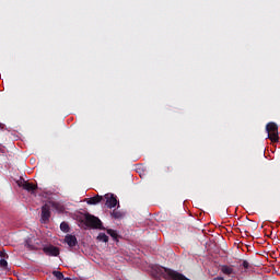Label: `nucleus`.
<instances>
[{"label": "nucleus", "instance_id": "nucleus-1", "mask_svg": "<svg viewBox=\"0 0 280 280\" xmlns=\"http://www.w3.org/2000/svg\"><path fill=\"white\" fill-rule=\"evenodd\" d=\"M84 224L90 229H98L100 231H106V228H104V225L102 224V220H100V218L91 213H85Z\"/></svg>", "mask_w": 280, "mask_h": 280}, {"label": "nucleus", "instance_id": "nucleus-2", "mask_svg": "<svg viewBox=\"0 0 280 280\" xmlns=\"http://www.w3.org/2000/svg\"><path fill=\"white\" fill-rule=\"evenodd\" d=\"M266 131L268 132V139H270L272 143L279 142V126H277L276 122H268Z\"/></svg>", "mask_w": 280, "mask_h": 280}, {"label": "nucleus", "instance_id": "nucleus-3", "mask_svg": "<svg viewBox=\"0 0 280 280\" xmlns=\"http://www.w3.org/2000/svg\"><path fill=\"white\" fill-rule=\"evenodd\" d=\"M51 207H56L55 202L46 203L42 207V224H47L49 222V218H51Z\"/></svg>", "mask_w": 280, "mask_h": 280}, {"label": "nucleus", "instance_id": "nucleus-4", "mask_svg": "<svg viewBox=\"0 0 280 280\" xmlns=\"http://www.w3.org/2000/svg\"><path fill=\"white\" fill-rule=\"evenodd\" d=\"M19 187H22L25 191H28V194H34L36 189H38L37 185H34L25 179H20L16 182Z\"/></svg>", "mask_w": 280, "mask_h": 280}, {"label": "nucleus", "instance_id": "nucleus-5", "mask_svg": "<svg viewBox=\"0 0 280 280\" xmlns=\"http://www.w3.org/2000/svg\"><path fill=\"white\" fill-rule=\"evenodd\" d=\"M104 198L106 200V206L108 207V209H115V207H117V205L119 203V201H117V197L113 194H106Z\"/></svg>", "mask_w": 280, "mask_h": 280}, {"label": "nucleus", "instance_id": "nucleus-6", "mask_svg": "<svg viewBox=\"0 0 280 280\" xmlns=\"http://www.w3.org/2000/svg\"><path fill=\"white\" fill-rule=\"evenodd\" d=\"M45 255H48V257H58L60 255V248L49 245L43 248Z\"/></svg>", "mask_w": 280, "mask_h": 280}, {"label": "nucleus", "instance_id": "nucleus-7", "mask_svg": "<svg viewBox=\"0 0 280 280\" xmlns=\"http://www.w3.org/2000/svg\"><path fill=\"white\" fill-rule=\"evenodd\" d=\"M65 242L70 248L78 246V237H75V235L67 234L65 237Z\"/></svg>", "mask_w": 280, "mask_h": 280}, {"label": "nucleus", "instance_id": "nucleus-8", "mask_svg": "<svg viewBox=\"0 0 280 280\" xmlns=\"http://www.w3.org/2000/svg\"><path fill=\"white\" fill-rule=\"evenodd\" d=\"M112 218H114V220H122V218L126 215V213H124L121 210H119V206L117 207V209H114L110 212Z\"/></svg>", "mask_w": 280, "mask_h": 280}, {"label": "nucleus", "instance_id": "nucleus-9", "mask_svg": "<svg viewBox=\"0 0 280 280\" xmlns=\"http://www.w3.org/2000/svg\"><path fill=\"white\" fill-rule=\"evenodd\" d=\"M104 200V197L96 195L88 199V205H100Z\"/></svg>", "mask_w": 280, "mask_h": 280}, {"label": "nucleus", "instance_id": "nucleus-10", "mask_svg": "<svg viewBox=\"0 0 280 280\" xmlns=\"http://www.w3.org/2000/svg\"><path fill=\"white\" fill-rule=\"evenodd\" d=\"M0 268H8V260H5V257H8V254L5 252H0Z\"/></svg>", "mask_w": 280, "mask_h": 280}, {"label": "nucleus", "instance_id": "nucleus-11", "mask_svg": "<svg viewBox=\"0 0 280 280\" xmlns=\"http://www.w3.org/2000/svg\"><path fill=\"white\" fill-rule=\"evenodd\" d=\"M221 272H223V275H233L234 270H233V267L223 265L221 266Z\"/></svg>", "mask_w": 280, "mask_h": 280}, {"label": "nucleus", "instance_id": "nucleus-12", "mask_svg": "<svg viewBox=\"0 0 280 280\" xmlns=\"http://www.w3.org/2000/svg\"><path fill=\"white\" fill-rule=\"evenodd\" d=\"M60 231H62V233H69V231H70V228H69V223H67V222H61V224H60Z\"/></svg>", "mask_w": 280, "mask_h": 280}, {"label": "nucleus", "instance_id": "nucleus-13", "mask_svg": "<svg viewBox=\"0 0 280 280\" xmlns=\"http://www.w3.org/2000/svg\"><path fill=\"white\" fill-rule=\"evenodd\" d=\"M97 240L98 242H104L106 244L108 242V235H106V233H100Z\"/></svg>", "mask_w": 280, "mask_h": 280}, {"label": "nucleus", "instance_id": "nucleus-14", "mask_svg": "<svg viewBox=\"0 0 280 280\" xmlns=\"http://www.w3.org/2000/svg\"><path fill=\"white\" fill-rule=\"evenodd\" d=\"M107 235H110V237H113V240H117L119 237V235L117 234V231H115L113 229L107 230Z\"/></svg>", "mask_w": 280, "mask_h": 280}, {"label": "nucleus", "instance_id": "nucleus-15", "mask_svg": "<svg viewBox=\"0 0 280 280\" xmlns=\"http://www.w3.org/2000/svg\"><path fill=\"white\" fill-rule=\"evenodd\" d=\"M52 275L58 280H61V279L65 280V275L62 272H60V271H52Z\"/></svg>", "mask_w": 280, "mask_h": 280}, {"label": "nucleus", "instance_id": "nucleus-16", "mask_svg": "<svg viewBox=\"0 0 280 280\" xmlns=\"http://www.w3.org/2000/svg\"><path fill=\"white\" fill-rule=\"evenodd\" d=\"M243 268H245L246 270H248V268H250V264L247 260H244L242 264Z\"/></svg>", "mask_w": 280, "mask_h": 280}, {"label": "nucleus", "instance_id": "nucleus-17", "mask_svg": "<svg viewBox=\"0 0 280 280\" xmlns=\"http://www.w3.org/2000/svg\"><path fill=\"white\" fill-rule=\"evenodd\" d=\"M26 246H27V248H30L31 250H34V246H32L31 244H30V241H26V244H25Z\"/></svg>", "mask_w": 280, "mask_h": 280}]
</instances>
